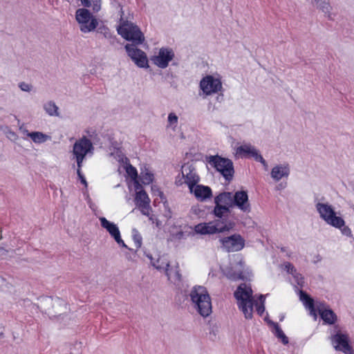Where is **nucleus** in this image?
I'll return each instance as SVG.
<instances>
[{
    "label": "nucleus",
    "mask_w": 354,
    "mask_h": 354,
    "mask_svg": "<svg viewBox=\"0 0 354 354\" xmlns=\"http://www.w3.org/2000/svg\"><path fill=\"white\" fill-rule=\"evenodd\" d=\"M133 180V184H134V189L136 191V192L138 191L142 190V186L140 184V183L138 182V180H137V178H136L135 180Z\"/></svg>",
    "instance_id": "de8ad7c7"
},
{
    "label": "nucleus",
    "mask_w": 354,
    "mask_h": 354,
    "mask_svg": "<svg viewBox=\"0 0 354 354\" xmlns=\"http://www.w3.org/2000/svg\"><path fill=\"white\" fill-rule=\"evenodd\" d=\"M149 217V221H151L153 223H154L156 222V221L157 220V218L152 214H150Z\"/></svg>",
    "instance_id": "3c124183"
},
{
    "label": "nucleus",
    "mask_w": 354,
    "mask_h": 354,
    "mask_svg": "<svg viewBox=\"0 0 354 354\" xmlns=\"http://www.w3.org/2000/svg\"><path fill=\"white\" fill-rule=\"evenodd\" d=\"M285 269L287 270L288 272H289L293 276L295 282L297 283L298 286H299L300 287L304 286L305 283L304 277L301 274L297 272L296 269L291 263H287L285 265Z\"/></svg>",
    "instance_id": "bb28decb"
},
{
    "label": "nucleus",
    "mask_w": 354,
    "mask_h": 354,
    "mask_svg": "<svg viewBox=\"0 0 354 354\" xmlns=\"http://www.w3.org/2000/svg\"><path fill=\"white\" fill-rule=\"evenodd\" d=\"M7 254L8 250L2 247H0V256H6Z\"/></svg>",
    "instance_id": "8fccbe9b"
},
{
    "label": "nucleus",
    "mask_w": 354,
    "mask_h": 354,
    "mask_svg": "<svg viewBox=\"0 0 354 354\" xmlns=\"http://www.w3.org/2000/svg\"><path fill=\"white\" fill-rule=\"evenodd\" d=\"M153 180V174L147 168L142 169L140 173V180L145 185H149Z\"/></svg>",
    "instance_id": "72a5a7b5"
},
{
    "label": "nucleus",
    "mask_w": 354,
    "mask_h": 354,
    "mask_svg": "<svg viewBox=\"0 0 354 354\" xmlns=\"http://www.w3.org/2000/svg\"><path fill=\"white\" fill-rule=\"evenodd\" d=\"M117 31L122 38L132 41L131 44H142L145 40L140 28L131 21L121 20Z\"/></svg>",
    "instance_id": "39448f33"
},
{
    "label": "nucleus",
    "mask_w": 354,
    "mask_h": 354,
    "mask_svg": "<svg viewBox=\"0 0 354 354\" xmlns=\"http://www.w3.org/2000/svg\"><path fill=\"white\" fill-rule=\"evenodd\" d=\"M290 169L288 164H280L275 165L271 170L270 176L274 181H279L283 178H288Z\"/></svg>",
    "instance_id": "aec40b11"
},
{
    "label": "nucleus",
    "mask_w": 354,
    "mask_h": 354,
    "mask_svg": "<svg viewBox=\"0 0 354 354\" xmlns=\"http://www.w3.org/2000/svg\"><path fill=\"white\" fill-rule=\"evenodd\" d=\"M138 45L127 44L125 45L124 48L128 56L137 66L147 68H149V64L147 55L143 50L138 48L137 46Z\"/></svg>",
    "instance_id": "4468645a"
},
{
    "label": "nucleus",
    "mask_w": 354,
    "mask_h": 354,
    "mask_svg": "<svg viewBox=\"0 0 354 354\" xmlns=\"http://www.w3.org/2000/svg\"><path fill=\"white\" fill-rule=\"evenodd\" d=\"M212 212L215 217L219 218L218 221H223L225 223H226L225 218L228 216L230 212V209L218 205H215Z\"/></svg>",
    "instance_id": "cd10ccee"
},
{
    "label": "nucleus",
    "mask_w": 354,
    "mask_h": 354,
    "mask_svg": "<svg viewBox=\"0 0 354 354\" xmlns=\"http://www.w3.org/2000/svg\"><path fill=\"white\" fill-rule=\"evenodd\" d=\"M200 180V177L196 172V167L193 162H187L182 166L181 176L179 175L176 178V185L181 186L187 185L188 188L196 185Z\"/></svg>",
    "instance_id": "9d476101"
},
{
    "label": "nucleus",
    "mask_w": 354,
    "mask_h": 354,
    "mask_svg": "<svg viewBox=\"0 0 354 354\" xmlns=\"http://www.w3.org/2000/svg\"><path fill=\"white\" fill-rule=\"evenodd\" d=\"M274 334L279 339L281 340L283 344H287L288 343V338L286 336L277 324H274Z\"/></svg>",
    "instance_id": "c9c22d12"
},
{
    "label": "nucleus",
    "mask_w": 354,
    "mask_h": 354,
    "mask_svg": "<svg viewBox=\"0 0 354 354\" xmlns=\"http://www.w3.org/2000/svg\"><path fill=\"white\" fill-rule=\"evenodd\" d=\"M235 155L241 158H252L255 160L261 155L258 149L251 144H243L236 149Z\"/></svg>",
    "instance_id": "6ab92c4d"
},
{
    "label": "nucleus",
    "mask_w": 354,
    "mask_h": 354,
    "mask_svg": "<svg viewBox=\"0 0 354 354\" xmlns=\"http://www.w3.org/2000/svg\"><path fill=\"white\" fill-rule=\"evenodd\" d=\"M19 131L20 132L24 135L28 137V135L30 134L31 132H29L28 129L24 127L23 125L19 127Z\"/></svg>",
    "instance_id": "09e8293b"
},
{
    "label": "nucleus",
    "mask_w": 354,
    "mask_h": 354,
    "mask_svg": "<svg viewBox=\"0 0 354 354\" xmlns=\"http://www.w3.org/2000/svg\"><path fill=\"white\" fill-rule=\"evenodd\" d=\"M155 223H156V226H157V227H160V222L158 219L156 221V222H155Z\"/></svg>",
    "instance_id": "5fc2aeb1"
},
{
    "label": "nucleus",
    "mask_w": 354,
    "mask_h": 354,
    "mask_svg": "<svg viewBox=\"0 0 354 354\" xmlns=\"http://www.w3.org/2000/svg\"><path fill=\"white\" fill-rule=\"evenodd\" d=\"M252 290L245 283L240 284L234 293L238 308L246 319H252L254 299Z\"/></svg>",
    "instance_id": "f03ea898"
},
{
    "label": "nucleus",
    "mask_w": 354,
    "mask_h": 354,
    "mask_svg": "<svg viewBox=\"0 0 354 354\" xmlns=\"http://www.w3.org/2000/svg\"><path fill=\"white\" fill-rule=\"evenodd\" d=\"M28 137L36 144L44 143L50 138L48 135L40 131L31 132Z\"/></svg>",
    "instance_id": "c85d7f7f"
},
{
    "label": "nucleus",
    "mask_w": 354,
    "mask_h": 354,
    "mask_svg": "<svg viewBox=\"0 0 354 354\" xmlns=\"http://www.w3.org/2000/svg\"><path fill=\"white\" fill-rule=\"evenodd\" d=\"M133 239L137 248H140L142 245V237L136 230H133Z\"/></svg>",
    "instance_id": "a19ab883"
},
{
    "label": "nucleus",
    "mask_w": 354,
    "mask_h": 354,
    "mask_svg": "<svg viewBox=\"0 0 354 354\" xmlns=\"http://www.w3.org/2000/svg\"><path fill=\"white\" fill-rule=\"evenodd\" d=\"M80 1L83 6H89L90 5V4H88V3H86V0H80Z\"/></svg>",
    "instance_id": "864d4df0"
},
{
    "label": "nucleus",
    "mask_w": 354,
    "mask_h": 354,
    "mask_svg": "<svg viewBox=\"0 0 354 354\" xmlns=\"http://www.w3.org/2000/svg\"><path fill=\"white\" fill-rule=\"evenodd\" d=\"M341 230V232L343 235L346 236L348 237H352L353 233L351 228L348 226L345 225V221H344V225L339 227H337Z\"/></svg>",
    "instance_id": "ea45409f"
},
{
    "label": "nucleus",
    "mask_w": 354,
    "mask_h": 354,
    "mask_svg": "<svg viewBox=\"0 0 354 354\" xmlns=\"http://www.w3.org/2000/svg\"><path fill=\"white\" fill-rule=\"evenodd\" d=\"M233 207H237L243 213L248 214L251 212V205L246 191H237L233 194Z\"/></svg>",
    "instance_id": "dca6fc26"
},
{
    "label": "nucleus",
    "mask_w": 354,
    "mask_h": 354,
    "mask_svg": "<svg viewBox=\"0 0 354 354\" xmlns=\"http://www.w3.org/2000/svg\"><path fill=\"white\" fill-rule=\"evenodd\" d=\"M224 273L228 279L233 281L248 280L252 277L251 270L245 266V262L240 255L234 257L230 266L224 271Z\"/></svg>",
    "instance_id": "20e7f679"
},
{
    "label": "nucleus",
    "mask_w": 354,
    "mask_h": 354,
    "mask_svg": "<svg viewBox=\"0 0 354 354\" xmlns=\"http://www.w3.org/2000/svg\"><path fill=\"white\" fill-rule=\"evenodd\" d=\"M125 170L129 177L132 180H135L138 177V172L136 169L130 165L128 162L126 164Z\"/></svg>",
    "instance_id": "e433bc0d"
},
{
    "label": "nucleus",
    "mask_w": 354,
    "mask_h": 354,
    "mask_svg": "<svg viewBox=\"0 0 354 354\" xmlns=\"http://www.w3.org/2000/svg\"><path fill=\"white\" fill-rule=\"evenodd\" d=\"M199 87L203 95L209 96L221 91L223 84L218 75H207L201 80Z\"/></svg>",
    "instance_id": "9b49d317"
},
{
    "label": "nucleus",
    "mask_w": 354,
    "mask_h": 354,
    "mask_svg": "<svg viewBox=\"0 0 354 354\" xmlns=\"http://www.w3.org/2000/svg\"><path fill=\"white\" fill-rule=\"evenodd\" d=\"M100 221L102 227L106 230L118 244L123 248H127L126 244L121 238L119 228L116 224L109 221L104 217H100Z\"/></svg>",
    "instance_id": "f3484780"
},
{
    "label": "nucleus",
    "mask_w": 354,
    "mask_h": 354,
    "mask_svg": "<svg viewBox=\"0 0 354 354\" xmlns=\"http://www.w3.org/2000/svg\"><path fill=\"white\" fill-rule=\"evenodd\" d=\"M313 6L319 11L324 13L328 19H333L332 6L329 0H311Z\"/></svg>",
    "instance_id": "5701e85b"
},
{
    "label": "nucleus",
    "mask_w": 354,
    "mask_h": 354,
    "mask_svg": "<svg viewBox=\"0 0 354 354\" xmlns=\"http://www.w3.org/2000/svg\"><path fill=\"white\" fill-rule=\"evenodd\" d=\"M178 124V117L174 113H170L167 118V129L175 131Z\"/></svg>",
    "instance_id": "2f4dec72"
},
{
    "label": "nucleus",
    "mask_w": 354,
    "mask_h": 354,
    "mask_svg": "<svg viewBox=\"0 0 354 354\" xmlns=\"http://www.w3.org/2000/svg\"><path fill=\"white\" fill-rule=\"evenodd\" d=\"M75 19L80 31L89 33L94 31L98 26V21L93 14L85 8H79L75 12Z\"/></svg>",
    "instance_id": "1a4fd4ad"
},
{
    "label": "nucleus",
    "mask_w": 354,
    "mask_h": 354,
    "mask_svg": "<svg viewBox=\"0 0 354 354\" xmlns=\"http://www.w3.org/2000/svg\"><path fill=\"white\" fill-rule=\"evenodd\" d=\"M19 86L23 91H26V92L30 91L31 88H32V86L30 84L25 83V82L20 83Z\"/></svg>",
    "instance_id": "a18cd8bd"
},
{
    "label": "nucleus",
    "mask_w": 354,
    "mask_h": 354,
    "mask_svg": "<svg viewBox=\"0 0 354 354\" xmlns=\"http://www.w3.org/2000/svg\"><path fill=\"white\" fill-rule=\"evenodd\" d=\"M232 228L230 224L225 223L223 221H214L208 223L198 224L195 226L196 233L200 234H214L229 231Z\"/></svg>",
    "instance_id": "f8f14e48"
},
{
    "label": "nucleus",
    "mask_w": 354,
    "mask_h": 354,
    "mask_svg": "<svg viewBox=\"0 0 354 354\" xmlns=\"http://www.w3.org/2000/svg\"><path fill=\"white\" fill-rule=\"evenodd\" d=\"M165 273L167 275L168 280L174 283L180 282L181 280V275L180 274L178 270H173L168 268Z\"/></svg>",
    "instance_id": "7c9ffc66"
},
{
    "label": "nucleus",
    "mask_w": 354,
    "mask_h": 354,
    "mask_svg": "<svg viewBox=\"0 0 354 354\" xmlns=\"http://www.w3.org/2000/svg\"><path fill=\"white\" fill-rule=\"evenodd\" d=\"M135 203L136 206L150 203V198L144 190L138 191L136 194Z\"/></svg>",
    "instance_id": "c756f323"
},
{
    "label": "nucleus",
    "mask_w": 354,
    "mask_h": 354,
    "mask_svg": "<svg viewBox=\"0 0 354 354\" xmlns=\"http://www.w3.org/2000/svg\"><path fill=\"white\" fill-rule=\"evenodd\" d=\"M97 32L102 35L106 39H111L112 37V33L109 28L105 26H102L98 28Z\"/></svg>",
    "instance_id": "58836bf2"
},
{
    "label": "nucleus",
    "mask_w": 354,
    "mask_h": 354,
    "mask_svg": "<svg viewBox=\"0 0 354 354\" xmlns=\"http://www.w3.org/2000/svg\"><path fill=\"white\" fill-rule=\"evenodd\" d=\"M218 241L221 244V248L227 252L240 251L245 246V240L239 234L219 237Z\"/></svg>",
    "instance_id": "ddd939ff"
},
{
    "label": "nucleus",
    "mask_w": 354,
    "mask_h": 354,
    "mask_svg": "<svg viewBox=\"0 0 354 354\" xmlns=\"http://www.w3.org/2000/svg\"><path fill=\"white\" fill-rule=\"evenodd\" d=\"M264 303H265V296L263 295H261L259 296V301L254 300V306H256L257 313L259 315H261L265 310Z\"/></svg>",
    "instance_id": "f704fd0d"
},
{
    "label": "nucleus",
    "mask_w": 354,
    "mask_h": 354,
    "mask_svg": "<svg viewBox=\"0 0 354 354\" xmlns=\"http://www.w3.org/2000/svg\"><path fill=\"white\" fill-rule=\"evenodd\" d=\"M256 161L260 162L263 165L264 169H268V163L266 162V161L265 160V159L263 158V156L261 155H260L257 158Z\"/></svg>",
    "instance_id": "49530a36"
},
{
    "label": "nucleus",
    "mask_w": 354,
    "mask_h": 354,
    "mask_svg": "<svg viewBox=\"0 0 354 354\" xmlns=\"http://www.w3.org/2000/svg\"><path fill=\"white\" fill-rule=\"evenodd\" d=\"M93 151V143L86 136L77 140L73 145L72 159L77 162V167H82L85 158L88 155H92Z\"/></svg>",
    "instance_id": "0eeeda50"
},
{
    "label": "nucleus",
    "mask_w": 354,
    "mask_h": 354,
    "mask_svg": "<svg viewBox=\"0 0 354 354\" xmlns=\"http://www.w3.org/2000/svg\"><path fill=\"white\" fill-rule=\"evenodd\" d=\"M192 308L203 317H207L212 313L210 295L205 286H195L189 292Z\"/></svg>",
    "instance_id": "f257e3e1"
},
{
    "label": "nucleus",
    "mask_w": 354,
    "mask_h": 354,
    "mask_svg": "<svg viewBox=\"0 0 354 354\" xmlns=\"http://www.w3.org/2000/svg\"><path fill=\"white\" fill-rule=\"evenodd\" d=\"M286 187V185H283L281 183L277 186V189H283Z\"/></svg>",
    "instance_id": "603ef678"
},
{
    "label": "nucleus",
    "mask_w": 354,
    "mask_h": 354,
    "mask_svg": "<svg viewBox=\"0 0 354 354\" xmlns=\"http://www.w3.org/2000/svg\"><path fill=\"white\" fill-rule=\"evenodd\" d=\"M329 333L328 338L335 350L344 354H353L354 351L346 330L339 325H334L329 328Z\"/></svg>",
    "instance_id": "7ed1b4c3"
},
{
    "label": "nucleus",
    "mask_w": 354,
    "mask_h": 354,
    "mask_svg": "<svg viewBox=\"0 0 354 354\" xmlns=\"http://www.w3.org/2000/svg\"><path fill=\"white\" fill-rule=\"evenodd\" d=\"M175 57L174 50L168 47L159 49L157 54L151 56V61L160 68H166Z\"/></svg>",
    "instance_id": "2eb2a0df"
},
{
    "label": "nucleus",
    "mask_w": 354,
    "mask_h": 354,
    "mask_svg": "<svg viewBox=\"0 0 354 354\" xmlns=\"http://www.w3.org/2000/svg\"><path fill=\"white\" fill-rule=\"evenodd\" d=\"M208 163L218 171L225 180L230 182L232 180L234 169L232 161L220 156H210L207 158Z\"/></svg>",
    "instance_id": "423d86ee"
},
{
    "label": "nucleus",
    "mask_w": 354,
    "mask_h": 354,
    "mask_svg": "<svg viewBox=\"0 0 354 354\" xmlns=\"http://www.w3.org/2000/svg\"><path fill=\"white\" fill-rule=\"evenodd\" d=\"M317 310L323 321L328 324L334 326L337 317L335 313L329 308H326L324 304L317 306Z\"/></svg>",
    "instance_id": "412c9836"
},
{
    "label": "nucleus",
    "mask_w": 354,
    "mask_h": 354,
    "mask_svg": "<svg viewBox=\"0 0 354 354\" xmlns=\"http://www.w3.org/2000/svg\"><path fill=\"white\" fill-rule=\"evenodd\" d=\"M86 3L90 5L84 6L92 8L95 12H98L101 8V0H86Z\"/></svg>",
    "instance_id": "4c0bfd02"
},
{
    "label": "nucleus",
    "mask_w": 354,
    "mask_h": 354,
    "mask_svg": "<svg viewBox=\"0 0 354 354\" xmlns=\"http://www.w3.org/2000/svg\"><path fill=\"white\" fill-rule=\"evenodd\" d=\"M300 300L304 303L305 307L310 311V315L317 318L316 310L314 306L313 299L304 291H300Z\"/></svg>",
    "instance_id": "393cba45"
},
{
    "label": "nucleus",
    "mask_w": 354,
    "mask_h": 354,
    "mask_svg": "<svg viewBox=\"0 0 354 354\" xmlns=\"http://www.w3.org/2000/svg\"><path fill=\"white\" fill-rule=\"evenodd\" d=\"M214 203L230 209L233 207V194L229 192L220 193L214 198Z\"/></svg>",
    "instance_id": "4be33fe9"
},
{
    "label": "nucleus",
    "mask_w": 354,
    "mask_h": 354,
    "mask_svg": "<svg viewBox=\"0 0 354 354\" xmlns=\"http://www.w3.org/2000/svg\"><path fill=\"white\" fill-rule=\"evenodd\" d=\"M147 257L150 260L152 266L160 271L165 272L166 270L169 268V262L165 257H159L156 260L153 258L151 254H147Z\"/></svg>",
    "instance_id": "b1692460"
},
{
    "label": "nucleus",
    "mask_w": 354,
    "mask_h": 354,
    "mask_svg": "<svg viewBox=\"0 0 354 354\" xmlns=\"http://www.w3.org/2000/svg\"><path fill=\"white\" fill-rule=\"evenodd\" d=\"M6 137L11 140H16L17 139V135L10 129H7L6 131Z\"/></svg>",
    "instance_id": "37998d69"
},
{
    "label": "nucleus",
    "mask_w": 354,
    "mask_h": 354,
    "mask_svg": "<svg viewBox=\"0 0 354 354\" xmlns=\"http://www.w3.org/2000/svg\"><path fill=\"white\" fill-rule=\"evenodd\" d=\"M138 207L140 209L142 214L147 216H149L151 212V208L150 207V203L138 206Z\"/></svg>",
    "instance_id": "79ce46f5"
},
{
    "label": "nucleus",
    "mask_w": 354,
    "mask_h": 354,
    "mask_svg": "<svg viewBox=\"0 0 354 354\" xmlns=\"http://www.w3.org/2000/svg\"><path fill=\"white\" fill-rule=\"evenodd\" d=\"M315 207L320 218L328 225L334 227H339L344 225V219L337 216L333 207L329 203L318 202Z\"/></svg>",
    "instance_id": "6e6552de"
},
{
    "label": "nucleus",
    "mask_w": 354,
    "mask_h": 354,
    "mask_svg": "<svg viewBox=\"0 0 354 354\" xmlns=\"http://www.w3.org/2000/svg\"><path fill=\"white\" fill-rule=\"evenodd\" d=\"M81 168L82 167H77V176H78L79 178L80 179L81 183L82 184H84L85 185V187H86L87 183H86V180L84 176H83V174L81 172Z\"/></svg>",
    "instance_id": "c03bdc74"
},
{
    "label": "nucleus",
    "mask_w": 354,
    "mask_h": 354,
    "mask_svg": "<svg viewBox=\"0 0 354 354\" xmlns=\"http://www.w3.org/2000/svg\"><path fill=\"white\" fill-rule=\"evenodd\" d=\"M45 113L51 117L59 116V107L53 100H48L43 104Z\"/></svg>",
    "instance_id": "a878e982"
},
{
    "label": "nucleus",
    "mask_w": 354,
    "mask_h": 354,
    "mask_svg": "<svg viewBox=\"0 0 354 354\" xmlns=\"http://www.w3.org/2000/svg\"><path fill=\"white\" fill-rule=\"evenodd\" d=\"M110 156L119 162L127 164L129 162L128 158L120 149H114L113 151L111 152Z\"/></svg>",
    "instance_id": "473e14b6"
},
{
    "label": "nucleus",
    "mask_w": 354,
    "mask_h": 354,
    "mask_svg": "<svg viewBox=\"0 0 354 354\" xmlns=\"http://www.w3.org/2000/svg\"><path fill=\"white\" fill-rule=\"evenodd\" d=\"M189 192L193 194L195 198L199 201H205L212 196V192L209 187L203 185H198L192 186L189 188Z\"/></svg>",
    "instance_id": "a211bd4d"
}]
</instances>
